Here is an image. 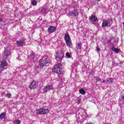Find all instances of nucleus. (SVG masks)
Segmentation results:
<instances>
[{
	"label": "nucleus",
	"instance_id": "2f4dec72",
	"mask_svg": "<svg viewBox=\"0 0 124 124\" xmlns=\"http://www.w3.org/2000/svg\"><path fill=\"white\" fill-rule=\"evenodd\" d=\"M123 27H124V23H123Z\"/></svg>",
	"mask_w": 124,
	"mask_h": 124
},
{
	"label": "nucleus",
	"instance_id": "72a5a7b5",
	"mask_svg": "<svg viewBox=\"0 0 124 124\" xmlns=\"http://www.w3.org/2000/svg\"><path fill=\"white\" fill-rule=\"evenodd\" d=\"M78 102H79L80 101H79V100H78Z\"/></svg>",
	"mask_w": 124,
	"mask_h": 124
},
{
	"label": "nucleus",
	"instance_id": "9d476101",
	"mask_svg": "<svg viewBox=\"0 0 124 124\" xmlns=\"http://www.w3.org/2000/svg\"><path fill=\"white\" fill-rule=\"evenodd\" d=\"M56 30H57V27L55 26H50L48 28V31L49 33H52L53 32H55Z\"/></svg>",
	"mask_w": 124,
	"mask_h": 124
},
{
	"label": "nucleus",
	"instance_id": "39448f33",
	"mask_svg": "<svg viewBox=\"0 0 124 124\" xmlns=\"http://www.w3.org/2000/svg\"><path fill=\"white\" fill-rule=\"evenodd\" d=\"M49 111V109L46 108H40L36 110V113L38 115H42L47 114Z\"/></svg>",
	"mask_w": 124,
	"mask_h": 124
},
{
	"label": "nucleus",
	"instance_id": "423d86ee",
	"mask_svg": "<svg viewBox=\"0 0 124 124\" xmlns=\"http://www.w3.org/2000/svg\"><path fill=\"white\" fill-rule=\"evenodd\" d=\"M7 66V62L5 60L0 62V72H1L3 70V68Z\"/></svg>",
	"mask_w": 124,
	"mask_h": 124
},
{
	"label": "nucleus",
	"instance_id": "a211bd4d",
	"mask_svg": "<svg viewBox=\"0 0 124 124\" xmlns=\"http://www.w3.org/2000/svg\"><path fill=\"white\" fill-rule=\"evenodd\" d=\"M48 9V8L47 7H43L42 9L41 12L42 13H46V11H47V10Z\"/></svg>",
	"mask_w": 124,
	"mask_h": 124
},
{
	"label": "nucleus",
	"instance_id": "ddd939ff",
	"mask_svg": "<svg viewBox=\"0 0 124 124\" xmlns=\"http://www.w3.org/2000/svg\"><path fill=\"white\" fill-rule=\"evenodd\" d=\"M37 87V84H36V82L34 80H33L30 86L29 87L30 89L31 90H33V89H35Z\"/></svg>",
	"mask_w": 124,
	"mask_h": 124
},
{
	"label": "nucleus",
	"instance_id": "7c9ffc66",
	"mask_svg": "<svg viewBox=\"0 0 124 124\" xmlns=\"http://www.w3.org/2000/svg\"><path fill=\"white\" fill-rule=\"evenodd\" d=\"M86 124H93V123H86Z\"/></svg>",
	"mask_w": 124,
	"mask_h": 124
},
{
	"label": "nucleus",
	"instance_id": "f3484780",
	"mask_svg": "<svg viewBox=\"0 0 124 124\" xmlns=\"http://www.w3.org/2000/svg\"><path fill=\"white\" fill-rule=\"evenodd\" d=\"M106 83L107 84H112L113 83V78H108Z\"/></svg>",
	"mask_w": 124,
	"mask_h": 124
},
{
	"label": "nucleus",
	"instance_id": "aec40b11",
	"mask_svg": "<svg viewBox=\"0 0 124 124\" xmlns=\"http://www.w3.org/2000/svg\"><path fill=\"white\" fill-rule=\"evenodd\" d=\"M82 116L84 117V118H88V114H87V112H85V111H83Z\"/></svg>",
	"mask_w": 124,
	"mask_h": 124
},
{
	"label": "nucleus",
	"instance_id": "dca6fc26",
	"mask_svg": "<svg viewBox=\"0 0 124 124\" xmlns=\"http://www.w3.org/2000/svg\"><path fill=\"white\" fill-rule=\"evenodd\" d=\"M76 48L77 49L81 50V49L82 48V43H78L76 46Z\"/></svg>",
	"mask_w": 124,
	"mask_h": 124
},
{
	"label": "nucleus",
	"instance_id": "1a4fd4ad",
	"mask_svg": "<svg viewBox=\"0 0 124 124\" xmlns=\"http://www.w3.org/2000/svg\"><path fill=\"white\" fill-rule=\"evenodd\" d=\"M63 57H64V53H63V51H61L59 53H57L56 58L62 60Z\"/></svg>",
	"mask_w": 124,
	"mask_h": 124
},
{
	"label": "nucleus",
	"instance_id": "4468645a",
	"mask_svg": "<svg viewBox=\"0 0 124 124\" xmlns=\"http://www.w3.org/2000/svg\"><path fill=\"white\" fill-rule=\"evenodd\" d=\"M25 43V40L23 39L20 40L19 41H17L16 43V45L17 46H23Z\"/></svg>",
	"mask_w": 124,
	"mask_h": 124
},
{
	"label": "nucleus",
	"instance_id": "5701e85b",
	"mask_svg": "<svg viewBox=\"0 0 124 124\" xmlns=\"http://www.w3.org/2000/svg\"><path fill=\"white\" fill-rule=\"evenodd\" d=\"M35 56V54L34 53H31L30 55V58L31 60H33V59H34V57Z\"/></svg>",
	"mask_w": 124,
	"mask_h": 124
},
{
	"label": "nucleus",
	"instance_id": "bb28decb",
	"mask_svg": "<svg viewBox=\"0 0 124 124\" xmlns=\"http://www.w3.org/2000/svg\"><path fill=\"white\" fill-rule=\"evenodd\" d=\"M95 79H96V81L97 82H100V78L96 77Z\"/></svg>",
	"mask_w": 124,
	"mask_h": 124
},
{
	"label": "nucleus",
	"instance_id": "4be33fe9",
	"mask_svg": "<svg viewBox=\"0 0 124 124\" xmlns=\"http://www.w3.org/2000/svg\"><path fill=\"white\" fill-rule=\"evenodd\" d=\"M31 4L32 5H37V2L35 0H33L31 1Z\"/></svg>",
	"mask_w": 124,
	"mask_h": 124
},
{
	"label": "nucleus",
	"instance_id": "a878e982",
	"mask_svg": "<svg viewBox=\"0 0 124 124\" xmlns=\"http://www.w3.org/2000/svg\"><path fill=\"white\" fill-rule=\"evenodd\" d=\"M7 96L8 97V98H10L12 96L11 94L10 93H8Z\"/></svg>",
	"mask_w": 124,
	"mask_h": 124
},
{
	"label": "nucleus",
	"instance_id": "20e7f679",
	"mask_svg": "<svg viewBox=\"0 0 124 124\" xmlns=\"http://www.w3.org/2000/svg\"><path fill=\"white\" fill-rule=\"evenodd\" d=\"M49 62H50V60L48 58L43 59L40 61V65L41 67H43V66H45V65H46Z\"/></svg>",
	"mask_w": 124,
	"mask_h": 124
},
{
	"label": "nucleus",
	"instance_id": "0eeeda50",
	"mask_svg": "<svg viewBox=\"0 0 124 124\" xmlns=\"http://www.w3.org/2000/svg\"><path fill=\"white\" fill-rule=\"evenodd\" d=\"M89 20L90 22H92V23H93L94 25V24H95L96 22H97V21H98V19H97V17L95 16H93V15H92L90 17Z\"/></svg>",
	"mask_w": 124,
	"mask_h": 124
},
{
	"label": "nucleus",
	"instance_id": "cd10ccee",
	"mask_svg": "<svg viewBox=\"0 0 124 124\" xmlns=\"http://www.w3.org/2000/svg\"><path fill=\"white\" fill-rule=\"evenodd\" d=\"M100 82H101V83H104V82H105V81H104V79H100Z\"/></svg>",
	"mask_w": 124,
	"mask_h": 124
},
{
	"label": "nucleus",
	"instance_id": "f8f14e48",
	"mask_svg": "<svg viewBox=\"0 0 124 124\" xmlns=\"http://www.w3.org/2000/svg\"><path fill=\"white\" fill-rule=\"evenodd\" d=\"M69 15H71V16H73V17H77V16L79 15V13L76 10H74L72 12H70Z\"/></svg>",
	"mask_w": 124,
	"mask_h": 124
},
{
	"label": "nucleus",
	"instance_id": "f03ea898",
	"mask_svg": "<svg viewBox=\"0 0 124 124\" xmlns=\"http://www.w3.org/2000/svg\"><path fill=\"white\" fill-rule=\"evenodd\" d=\"M64 40L66 44L69 47H70L72 45V42H71V39H70V36L69 34H66L64 36Z\"/></svg>",
	"mask_w": 124,
	"mask_h": 124
},
{
	"label": "nucleus",
	"instance_id": "7ed1b4c3",
	"mask_svg": "<svg viewBox=\"0 0 124 124\" xmlns=\"http://www.w3.org/2000/svg\"><path fill=\"white\" fill-rule=\"evenodd\" d=\"M54 90V87H53V84L47 85L44 87L43 89V93H46L47 92H50V91H53Z\"/></svg>",
	"mask_w": 124,
	"mask_h": 124
},
{
	"label": "nucleus",
	"instance_id": "f257e3e1",
	"mask_svg": "<svg viewBox=\"0 0 124 124\" xmlns=\"http://www.w3.org/2000/svg\"><path fill=\"white\" fill-rule=\"evenodd\" d=\"M63 68L61 63H58L54 65V71L57 74H62Z\"/></svg>",
	"mask_w": 124,
	"mask_h": 124
},
{
	"label": "nucleus",
	"instance_id": "b1692460",
	"mask_svg": "<svg viewBox=\"0 0 124 124\" xmlns=\"http://www.w3.org/2000/svg\"><path fill=\"white\" fill-rule=\"evenodd\" d=\"M66 56L67 58H68V59H70V58H71V55L69 53H66Z\"/></svg>",
	"mask_w": 124,
	"mask_h": 124
},
{
	"label": "nucleus",
	"instance_id": "9b49d317",
	"mask_svg": "<svg viewBox=\"0 0 124 124\" xmlns=\"http://www.w3.org/2000/svg\"><path fill=\"white\" fill-rule=\"evenodd\" d=\"M10 55H11V53L9 50H5L3 53V58L4 59H7V57H8V56H10Z\"/></svg>",
	"mask_w": 124,
	"mask_h": 124
},
{
	"label": "nucleus",
	"instance_id": "c756f323",
	"mask_svg": "<svg viewBox=\"0 0 124 124\" xmlns=\"http://www.w3.org/2000/svg\"><path fill=\"white\" fill-rule=\"evenodd\" d=\"M2 21V19L1 18H0V22H1Z\"/></svg>",
	"mask_w": 124,
	"mask_h": 124
},
{
	"label": "nucleus",
	"instance_id": "6e6552de",
	"mask_svg": "<svg viewBox=\"0 0 124 124\" xmlns=\"http://www.w3.org/2000/svg\"><path fill=\"white\" fill-rule=\"evenodd\" d=\"M112 25L111 21L109 20H105L102 23V26L104 27H110Z\"/></svg>",
	"mask_w": 124,
	"mask_h": 124
},
{
	"label": "nucleus",
	"instance_id": "473e14b6",
	"mask_svg": "<svg viewBox=\"0 0 124 124\" xmlns=\"http://www.w3.org/2000/svg\"><path fill=\"white\" fill-rule=\"evenodd\" d=\"M100 0H98V1H100Z\"/></svg>",
	"mask_w": 124,
	"mask_h": 124
},
{
	"label": "nucleus",
	"instance_id": "6ab92c4d",
	"mask_svg": "<svg viewBox=\"0 0 124 124\" xmlns=\"http://www.w3.org/2000/svg\"><path fill=\"white\" fill-rule=\"evenodd\" d=\"M111 50L112 51H113V52H115V53H118V52H119L120 51L119 49L115 47H112Z\"/></svg>",
	"mask_w": 124,
	"mask_h": 124
},
{
	"label": "nucleus",
	"instance_id": "c85d7f7f",
	"mask_svg": "<svg viewBox=\"0 0 124 124\" xmlns=\"http://www.w3.org/2000/svg\"><path fill=\"white\" fill-rule=\"evenodd\" d=\"M96 50L98 52H99V51H100V48L99 47H97Z\"/></svg>",
	"mask_w": 124,
	"mask_h": 124
},
{
	"label": "nucleus",
	"instance_id": "412c9836",
	"mask_svg": "<svg viewBox=\"0 0 124 124\" xmlns=\"http://www.w3.org/2000/svg\"><path fill=\"white\" fill-rule=\"evenodd\" d=\"M79 93L81 94H85L86 93V91H85L83 89L79 90Z\"/></svg>",
	"mask_w": 124,
	"mask_h": 124
},
{
	"label": "nucleus",
	"instance_id": "393cba45",
	"mask_svg": "<svg viewBox=\"0 0 124 124\" xmlns=\"http://www.w3.org/2000/svg\"><path fill=\"white\" fill-rule=\"evenodd\" d=\"M15 122L17 124H20L21 123V121H20V120H16Z\"/></svg>",
	"mask_w": 124,
	"mask_h": 124
},
{
	"label": "nucleus",
	"instance_id": "2eb2a0df",
	"mask_svg": "<svg viewBox=\"0 0 124 124\" xmlns=\"http://www.w3.org/2000/svg\"><path fill=\"white\" fill-rule=\"evenodd\" d=\"M6 116V113L5 112H2L0 114V119H2L5 118Z\"/></svg>",
	"mask_w": 124,
	"mask_h": 124
}]
</instances>
